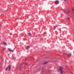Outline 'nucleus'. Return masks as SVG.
<instances>
[{"mask_svg": "<svg viewBox=\"0 0 74 74\" xmlns=\"http://www.w3.org/2000/svg\"><path fill=\"white\" fill-rule=\"evenodd\" d=\"M62 70H63V67L60 66V69H59V70H60V71H61V74H62V73H63V71H62Z\"/></svg>", "mask_w": 74, "mask_h": 74, "instance_id": "1", "label": "nucleus"}, {"mask_svg": "<svg viewBox=\"0 0 74 74\" xmlns=\"http://www.w3.org/2000/svg\"><path fill=\"white\" fill-rule=\"evenodd\" d=\"M8 69L9 71H10V70L11 69V65H10L8 66V68H7L6 69V71L8 70Z\"/></svg>", "mask_w": 74, "mask_h": 74, "instance_id": "2", "label": "nucleus"}, {"mask_svg": "<svg viewBox=\"0 0 74 74\" xmlns=\"http://www.w3.org/2000/svg\"><path fill=\"white\" fill-rule=\"evenodd\" d=\"M55 3L56 4H58L59 3V1H58V0L56 1L55 2Z\"/></svg>", "mask_w": 74, "mask_h": 74, "instance_id": "3", "label": "nucleus"}, {"mask_svg": "<svg viewBox=\"0 0 74 74\" xmlns=\"http://www.w3.org/2000/svg\"><path fill=\"white\" fill-rule=\"evenodd\" d=\"M8 50H9V51H11V52H14V50H12L11 49H8Z\"/></svg>", "mask_w": 74, "mask_h": 74, "instance_id": "4", "label": "nucleus"}, {"mask_svg": "<svg viewBox=\"0 0 74 74\" xmlns=\"http://www.w3.org/2000/svg\"><path fill=\"white\" fill-rule=\"evenodd\" d=\"M22 69V67L21 66H20L19 69L21 70V69Z\"/></svg>", "mask_w": 74, "mask_h": 74, "instance_id": "5", "label": "nucleus"}, {"mask_svg": "<svg viewBox=\"0 0 74 74\" xmlns=\"http://www.w3.org/2000/svg\"><path fill=\"white\" fill-rule=\"evenodd\" d=\"M47 63H48V62H45L44 63H43V65H45V64H47Z\"/></svg>", "mask_w": 74, "mask_h": 74, "instance_id": "6", "label": "nucleus"}, {"mask_svg": "<svg viewBox=\"0 0 74 74\" xmlns=\"http://www.w3.org/2000/svg\"><path fill=\"white\" fill-rule=\"evenodd\" d=\"M30 48V46H28L27 47L26 49H28Z\"/></svg>", "mask_w": 74, "mask_h": 74, "instance_id": "7", "label": "nucleus"}, {"mask_svg": "<svg viewBox=\"0 0 74 74\" xmlns=\"http://www.w3.org/2000/svg\"><path fill=\"white\" fill-rule=\"evenodd\" d=\"M53 29L54 30H55L56 29V26H54V27L53 28Z\"/></svg>", "mask_w": 74, "mask_h": 74, "instance_id": "8", "label": "nucleus"}, {"mask_svg": "<svg viewBox=\"0 0 74 74\" xmlns=\"http://www.w3.org/2000/svg\"><path fill=\"white\" fill-rule=\"evenodd\" d=\"M3 44L5 45H7V43H6V42H3Z\"/></svg>", "mask_w": 74, "mask_h": 74, "instance_id": "9", "label": "nucleus"}, {"mask_svg": "<svg viewBox=\"0 0 74 74\" xmlns=\"http://www.w3.org/2000/svg\"><path fill=\"white\" fill-rule=\"evenodd\" d=\"M29 35L30 36H31V35H32V34H31V33H28Z\"/></svg>", "mask_w": 74, "mask_h": 74, "instance_id": "10", "label": "nucleus"}, {"mask_svg": "<svg viewBox=\"0 0 74 74\" xmlns=\"http://www.w3.org/2000/svg\"><path fill=\"white\" fill-rule=\"evenodd\" d=\"M69 13H70V11H69L67 12V14H69Z\"/></svg>", "mask_w": 74, "mask_h": 74, "instance_id": "11", "label": "nucleus"}, {"mask_svg": "<svg viewBox=\"0 0 74 74\" xmlns=\"http://www.w3.org/2000/svg\"><path fill=\"white\" fill-rule=\"evenodd\" d=\"M70 56H71V54H69V57H70Z\"/></svg>", "mask_w": 74, "mask_h": 74, "instance_id": "12", "label": "nucleus"}, {"mask_svg": "<svg viewBox=\"0 0 74 74\" xmlns=\"http://www.w3.org/2000/svg\"><path fill=\"white\" fill-rule=\"evenodd\" d=\"M25 65H28V64L27 63H25Z\"/></svg>", "mask_w": 74, "mask_h": 74, "instance_id": "13", "label": "nucleus"}, {"mask_svg": "<svg viewBox=\"0 0 74 74\" xmlns=\"http://www.w3.org/2000/svg\"><path fill=\"white\" fill-rule=\"evenodd\" d=\"M67 19H68V20H69V21L70 20V18H68Z\"/></svg>", "mask_w": 74, "mask_h": 74, "instance_id": "14", "label": "nucleus"}, {"mask_svg": "<svg viewBox=\"0 0 74 74\" xmlns=\"http://www.w3.org/2000/svg\"><path fill=\"white\" fill-rule=\"evenodd\" d=\"M64 1H65L66 0H64Z\"/></svg>", "mask_w": 74, "mask_h": 74, "instance_id": "15", "label": "nucleus"}, {"mask_svg": "<svg viewBox=\"0 0 74 74\" xmlns=\"http://www.w3.org/2000/svg\"><path fill=\"white\" fill-rule=\"evenodd\" d=\"M64 11V12H65V11Z\"/></svg>", "mask_w": 74, "mask_h": 74, "instance_id": "16", "label": "nucleus"}, {"mask_svg": "<svg viewBox=\"0 0 74 74\" xmlns=\"http://www.w3.org/2000/svg\"><path fill=\"white\" fill-rule=\"evenodd\" d=\"M13 59H14V58H13Z\"/></svg>", "mask_w": 74, "mask_h": 74, "instance_id": "17", "label": "nucleus"}]
</instances>
